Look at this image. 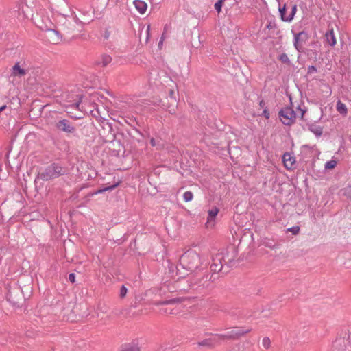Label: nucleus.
Segmentation results:
<instances>
[{
  "label": "nucleus",
  "mask_w": 351,
  "mask_h": 351,
  "mask_svg": "<svg viewBox=\"0 0 351 351\" xmlns=\"http://www.w3.org/2000/svg\"><path fill=\"white\" fill-rule=\"evenodd\" d=\"M58 23L61 30L67 34H73L80 32L82 28L83 23L79 20L77 16L69 11V14H60L58 17Z\"/></svg>",
  "instance_id": "nucleus-1"
},
{
  "label": "nucleus",
  "mask_w": 351,
  "mask_h": 351,
  "mask_svg": "<svg viewBox=\"0 0 351 351\" xmlns=\"http://www.w3.org/2000/svg\"><path fill=\"white\" fill-rule=\"evenodd\" d=\"M200 265L201 258L194 250L186 251L180 258V265L187 271H194Z\"/></svg>",
  "instance_id": "nucleus-2"
},
{
  "label": "nucleus",
  "mask_w": 351,
  "mask_h": 351,
  "mask_svg": "<svg viewBox=\"0 0 351 351\" xmlns=\"http://www.w3.org/2000/svg\"><path fill=\"white\" fill-rule=\"evenodd\" d=\"M37 15H40L41 21L43 23V25H39V27L43 30H45L47 32V38L49 43L52 44H58L62 40V36L60 33L55 29L51 28L53 24L50 19L48 17H43V13L40 12V13L37 12Z\"/></svg>",
  "instance_id": "nucleus-3"
},
{
  "label": "nucleus",
  "mask_w": 351,
  "mask_h": 351,
  "mask_svg": "<svg viewBox=\"0 0 351 351\" xmlns=\"http://www.w3.org/2000/svg\"><path fill=\"white\" fill-rule=\"evenodd\" d=\"M66 169L57 163H52L47 166L43 171L38 173L37 178L43 181H48L65 174Z\"/></svg>",
  "instance_id": "nucleus-4"
},
{
  "label": "nucleus",
  "mask_w": 351,
  "mask_h": 351,
  "mask_svg": "<svg viewBox=\"0 0 351 351\" xmlns=\"http://www.w3.org/2000/svg\"><path fill=\"white\" fill-rule=\"evenodd\" d=\"M7 300L17 308L21 307L25 302V298L20 288L10 290L7 294Z\"/></svg>",
  "instance_id": "nucleus-5"
},
{
  "label": "nucleus",
  "mask_w": 351,
  "mask_h": 351,
  "mask_svg": "<svg viewBox=\"0 0 351 351\" xmlns=\"http://www.w3.org/2000/svg\"><path fill=\"white\" fill-rule=\"evenodd\" d=\"M278 117L284 125L289 126L293 125L296 119V114L291 107L282 108L278 112Z\"/></svg>",
  "instance_id": "nucleus-6"
},
{
  "label": "nucleus",
  "mask_w": 351,
  "mask_h": 351,
  "mask_svg": "<svg viewBox=\"0 0 351 351\" xmlns=\"http://www.w3.org/2000/svg\"><path fill=\"white\" fill-rule=\"evenodd\" d=\"M297 12V5L290 3L289 5L284 4L282 7H279L280 19L282 21L291 22Z\"/></svg>",
  "instance_id": "nucleus-7"
},
{
  "label": "nucleus",
  "mask_w": 351,
  "mask_h": 351,
  "mask_svg": "<svg viewBox=\"0 0 351 351\" xmlns=\"http://www.w3.org/2000/svg\"><path fill=\"white\" fill-rule=\"evenodd\" d=\"M251 330L252 329L250 328L244 330L241 328H234L224 334L218 335L217 338H220L221 340L238 339L241 336L249 333Z\"/></svg>",
  "instance_id": "nucleus-8"
},
{
  "label": "nucleus",
  "mask_w": 351,
  "mask_h": 351,
  "mask_svg": "<svg viewBox=\"0 0 351 351\" xmlns=\"http://www.w3.org/2000/svg\"><path fill=\"white\" fill-rule=\"evenodd\" d=\"M308 39V34L305 31L294 34L293 45L300 53H306V51L303 47V44Z\"/></svg>",
  "instance_id": "nucleus-9"
},
{
  "label": "nucleus",
  "mask_w": 351,
  "mask_h": 351,
  "mask_svg": "<svg viewBox=\"0 0 351 351\" xmlns=\"http://www.w3.org/2000/svg\"><path fill=\"white\" fill-rule=\"evenodd\" d=\"M56 128L66 134H75L76 132V128L74 124L68 119H61L56 122Z\"/></svg>",
  "instance_id": "nucleus-10"
},
{
  "label": "nucleus",
  "mask_w": 351,
  "mask_h": 351,
  "mask_svg": "<svg viewBox=\"0 0 351 351\" xmlns=\"http://www.w3.org/2000/svg\"><path fill=\"white\" fill-rule=\"evenodd\" d=\"M223 261H224L223 255L221 253L216 254L213 257V262L210 265L211 271L214 273L221 271L223 268Z\"/></svg>",
  "instance_id": "nucleus-11"
},
{
  "label": "nucleus",
  "mask_w": 351,
  "mask_h": 351,
  "mask_svg": "<svg viewBox=\"0 0 351 351\" xmlns=\"http://www.w3.org/2000/svg\"><path fill=\"white\" fill-rule=\"evenodd\" d=\"M103 123V134L106 138V141L112 142L115 138V132L112 128L111 123L104 121L102 122Z\"/></svg>",
  "instance_id": "nucleus-12"
},
{
  "label": "nucleus",
  "mask_w": 351,
  "mask_h": 351,
  "mask_svg": "<svg viewBox=\"0 0 351 351\" xmlns=\"http://www.w3.org/2000/svg\"><path fill=\"white\" fill-rule=\"evenodd\" d=\"M210 279L211 276H209V274H203V276L201 278H193L191 283L192 286L198 285V287L207 288L209 286V281L210 280Z\"/></svg>",
  "instance_id": "nucleus-13"
},
{
  "label": "nucleus",
  "mask_w": 351,
  "mask_h": 351,
  "mask_svg": "<svg viewBox=\"0 0 351 351\" xmlns=\"http://www.w3.org/2000/svg\"><path fill=\"white\" fill-rule=\"evenodd\" d=\"M282 161L286 169H292L294 168L295 158L291 154L288 152L285 153L282 156Z\"/></svg>",
  "instance_id": "nucleus-14"
},
{
  "label": "nucleus",
  "mask_w": 351,
  "mask_h": 351,
  "mask_svg": "<svg viewBox=\"0 0 351 351\" xmlns=\"http://www.w3.org/2000/svg\"><path fill=\"white\" fill-rule=\"evenodd\" d=\"M20 62H17L12 68V75L15 77H23L26 75L27 71L23 65L20 64Z\"/></svg>",
  "instance_id": "nucleus-15"
},
{
  "label": "nucleus",
  "mask_w": 351,
  "mask_h": 351,
  "mask_svg": "<svg viewBox=\"0 0 351 351\" xmlns=\"http://www.w3.org/2000/svg\"><path fill=\"white\" fill-rule=\"evenodd\" d=\"M121 351H140L138 341L135 339L132 342L123 344L121 347Z\"/></svg>",
  "instance_id": "nucleus-16"
},
{
  "label": "nucleus",
  "mask_w": 351,
  "mask_h": 351,
  "mask_svg": "<svg viewBox=\"0 0 351 351\" xmlns=\"http://www.w3.org/2000/svg\"><path fill=\"white\" fill-rule=\"evenodd\" d=\"M218 335H216L213 338L206 339L198 342L199 346H206L208 348H213L221 341L220 338H217Z\"/></svg>",
  "instance_id": "nucleus-17"
},
{
  "label": "nucleus",
  "mask_w": 351,
  "mask_h": 351,
  "mask_svg": "<svg viewBox=\"0 0 351 351\" xmlns=\"http://www.w3.org/2000/svg\"><path fill=\"white\" fill-rule=\"evenodd\" d=\"M136 9L141 13L144 14L147 10V3L141 0H134L133 2Z\"/></svg>",
  "instance_id": "nucleus-18"
},
{
  "label": "nucleus",
  "mask_w": 351,
  "mask_h": 351,
  "mask_svg": "<svg viewBox=\"0 0 351 351\" xmlns=\"http://www.w3.org/2000/svg\"><path fill=\"white\" fill-rule=\"evenodd\" d=\"M308 128L316 136H322V134L323 133V128L319 125L313 124V123L308 125Z\"/></svg>",
  "instance_id": "nucleus-19"
},
{
  "label": "nucleus",
  "mask_w": 351,
  "mask_h": 351,
  "mask_svg": "<svg viewBox=\"0 0 351 351\" xmlns=\"http://www.w3.org/2000/svg\"><path fill=\"white\" fill-rule=\"evenodd\" d=\"M325 37L330 46H334L336 44V38L332 29L326 33Z\"/></svg>",
  "instance_id": "nucleus-20"
},
{
  "label": "nucleus",
  "mask_w": 351,
  "mask_h": 351,
  "mask_svg": "<svg viewBox=\"0 0 351 351\" xmlns=\"http://www.w3.org/2000/svg\"><path fill=\"white\" fill-rule=\"evenodd\" d=\"M112 61V58L107 54H104L101 57V61L97 62V64H101L102 66L105 67Z\"/></svg>",
  "instance_id": "nucleus-21"
},
{
  "label": "nucleus",
  "mask_w": 351,
  "mask_h": 351,
  "mask_svg": "<svg viewBox=\"0 0 351 351\" xmlns=\"http://www.w3.org/2000/svg\"><path fill=\"white\" fill-rule=\"evenodd\" d=\"M118 185H119V183L117 182V183L112 184V185H110L109 186L98 189L95 192L90 193V195L93 196L94 195H97V194H99V193H102L108 191H112V190L114 189Z\"/></svg>",
  "instance_id": "nucleus-22"
},
{
  "label": "nucleus",
  "mask_w": 351,
  "mask_h": 351,
  "mask_svg": "<svg viewBox=\"0 0 351 351\" xmlns=\"http://www.w3.org/2000/svg\"><path fill=\"white\" fill-rule=\"evenodd\" d=\"M337 110L341 114L346 115L348 112V109L346 106L342 103L340 100H339L337 103Z\"/></svg>",
  "instance_id": "nucleus-23"
},
{
  "label": "nucleus",
  "mask_w": 351,
  "mask_h": 351,
  "mask_svg": "<svg viewBox=\"0 0 351 351\" xmlns=\"http://www.w3.org/2000/svg\"><path fill=\"white\" fill-rule=\"evenodd\" d=\"M278 60L282 62V63H285V64H287V65L290 66L291 64V62L288 57V56L283 53L282 54H280L278 57Z\"/></svg>",
  "instance_id": "nucleus-24"
},
{
  "label": "nucleus",
  "mask_w": 351,
  "mask_h": 351,
  "mask_svg": "<svg viewBox=\"0 0 351 351\" xmlns=\"http://www.w3.org/2000/svg\"><path fill=\"white\" fill-rule=\"evenodd\" d=\"M305 51H306V53H307L309 58L313 59L314 61H317L318 60V57H317L318 54H317V52L316 50L306 49Z\"/></svg>",
  "instance_id": "nucleus-25"
},
{
  "label": "nucleus",
  "mask_w": 351,
  "mask_h": 351,
  "mask_svg": "<svg viewBox=\"0 0 351 351\" xmlns=\"http://www.w3.org/2000/svg\"><path fill=\"white\" fill-rule=\"evenodd\" d=\"M219 213V209L217 208H214L208 211V221H212L215 219L217 213Z\"/></svg>",
  "instance_id": "nucleus-26"
},
{
  "label": "nucleus",
  "mask_w": 351,
  "mask_h": 351,
  "mask_svg": "<svg viewBox=\"0 0 351 351\" xmlns=\"http://www.w3.org/2000/svg\"><path fill=\"white\" fill-rule=\"evenodd\" d=\"M337 164V162L336 160H329V161L326 162L324 167H325L326 169H334L335 167Z\"/></svg>",
  "instance_id": "nucleus-27"
},
{
  "label": "nucleus",
  "mask_w": 351,
  "mask_h": 351,
  "mask_svg": "<svg viewBox=\"0 0 351 351\" xmlns=\"http://www.w3.org/2000/svg\"><path fill=\"white\" fill-rule=\"evenodd\" d=\"M184 300H185V298H174L172 300L164 301V302H161V304H171V303H174V302H181L184 301Z\"/></svg>",
  "instance_id": "nucleus-28"
},
{
  "label": "nucleus",
  "mask_w": 351,
  "mask_h": 351,
  "mask_svg": "<svg viewBox=\"0 0 351 351\" xmlns=\"http://www.w3.org/2000/svg\"><path fill=\"white\" fill-rule=\"evenodd\" d=\"M262 345L265 349H268L271 346L270 339L267 337H264L262 340Z\"/></svg>",
  "instance_id": "nucleus-29"
},
{
  "label": "nucleus",
  "mask_w": 351,
  "mask_h": 351,
  "mask_svg": "<svg viewBox=\"0 0 351 351\" xmlns=\"http://www.w3.org/2000/svg\"><path fill=\"white\" fill-rule=\"evenodd\" d=\"M128 293V289L125 285H122L120 288V292H119V298L121 299H123Z\"/></svg>",
  "instance_id": "nucleus-30"
},
{
  "label": "nucleus",
  "mask_w": 351,
  "mask_h": 351,
  "mask_svg": "<svg viewBox=\"0 0 351 351\" xmlns=\"http://www.w3.org/2000/svg\"><path fill=\"white\" fill-rule=\"evenodd\" d=\"M193 197V195L191 191H186L183 195V198L186 202L192 200Z\"/></svg>",
  "instance_id": "nucleus-31"
},
{
  "label": "nucleus",
  "mask_w": 351,
  "mask_h": 351,
  "mask_svg": "<svg viewBox=\"0 0 351 351\" xmlns=\"http://www.w3.org/2000/svg\"><path fill=\"white\" fill-rule=\"evenodd\" d=\"M225 0H218L215 4V9L218 13L221 11V8Z\"/></svg>",
  "instance_id": "nucleus-32"
},
{
  "label": "nucleus",
  "mask_w": 351,
  "mask_h": 351,
  "mask_svg": "<svg viewBox=\"0 0 351 351\" xmlns=\"http://www.w3.org/2000/svg\"><path fill=\"white\" fill-rule=\"evenodd\" d=\"M343 194L351 200V184L343 189Z\"/></svg>",
  "instance_id": "nucleus-33"
},
{
  "label": "nucleus",
  "mask_w": 351,
  "mask_h": 351,
  "mask_svg": "<svg viewBox=\"0 0 351 351\" xmlns=\"http://www.w3.org/2000/svg\"><path fill=\"white\" fill-rule=\"evenodd\" d=\"M287 231L292 232V234H294V235H296L300 232V227L298 226H293L291 228H288Z\"/></svg>",
  "instance_id": "nucleus-34"
},
{
  "label": "nucleus",
  "mask_w": 351,
  "mask_h": 351,
  "mask_svg": "<svg viewBox=\"0 0 351 351\" xmlns=\"http://www.w3.org/2000/svg\"><path fill=\"white\" fill-rule=\"evenodd\" d=\"M69 102L71 104H68V106H71V107H75V108H77L78 110H82L81 108H80V105L81 103L80 99H79L76 102H71V101H69Z\"/></svg>",
  "instance_id": "nucleus-35"
},
{
  "label": "nucleus",
  "mask_w": 351,
  "mask_h": 351,
  "mask_svg": "<svg viewBox=\"0 0 351 351\" xmlns=\"http://www.w3.org/2000/svg\"><path fill=\"white\" fill-rule=\"evenodd\" d=\"M317 69L315 66L311 65L308 67V69H307L308 75H311L312 73H317Z\"/></svg>",
  "instance_id": "nucleus-36"
},
{
  "label": "nucleus",
  "mask_w": 351,
  "mask_h": 351,
  "mask_svg": "<svg viewBox=\"0 0 351 351\" xmlns=\"http://www.w3.org/2000/svg\"><path fill=\"white\" fill-rule=\"evenodd\" d=\"M169 97L172 99L173 100V102L176 103V97H175V91L172 89H170L169 90Z\"/></svg>",
  "instance_id": "nucleus-37"
},
{
  "label": "nucleus",
  "mask_w": 351,
  "mask_h": 351,
  "mask_svg": "<svg viewBox=\"0 0 351 351\" xmlns=\"http://www.w3.org/2000/svg\"><path fill=\"white\" fill-rule=\"evenodd\" d=\"M24 3L27 7L31 8L34 5V0H24Z\"/></svg>",
  "instance_id": "nucleus-38"
},
{
  "label": "nucleus",
  "mask_w": 351,
  "mask_h": 351,
  "mask_svg": "<svg viewBox=\"0 0 351 351\" xmlns=\"http://www.w3.org/2000/svg\"><path fill=\"white\" fill-rule=\"evenodd\" d=\"M276 27V25L274 22H272V21H270L268 23V24L267 25V28L268 29H273L274 28Z\"/></svg>",
  "instance_id": "nucleus-39"
},
{
  "label": "nucleus",
  "mask_w": 351,
  "mask_h": 351,
  "mask_svg": "<svg viewBox=\"0 0 351 351\" xmlns=\"http://www.w3.org/2000/svg\"><path fill=\"white\" fill-rule=\"evenodd\" d=\"M262 115L264 116L265 117V119H268L269 118V112L267 108H264V110L262 112Z\"/></svg>",
  "instance_id": "nucleus-40"
},
{
  "label": "nucleus",
  "mask_w": 351,
  "mask_h": 351,
  "mask_svg": "<svg viewBox=\"0 0 351 351\" xmlns=\"http://www.w3.org/2000/svg\"><path fill=\"white\" fill-rule=\"evenodd\" d=\"M69 280L71 282L74 283L75 282V275L71 273L69 275Z\"/></svg>",
  "instance_id": "nucleus-41"
},
{
  "label": "nucleus",
  "mask_w": 351,
  "mask_h": 351,
  "mask_svg": "<svg viewBox=\"0 0 351 351\" xmlns=\"http://www.w3.org/2000/svg\"><path fill=\"white\" fill-rule=\"evenodd\" d=\"M150 144L152 145V146L153 147H156V146H158V143L156 142V139L152 138H151L150 140Z\"/></svg>",
  "instance_id": "nucleus-42"
},
{
  "label": "nucleus",
  "mask_w": 351,
  "mask_h": 351,
  "mask_svg": "<svg viewBox=\"0 0 351 351\" xmlns=\"http://www.w3.org/2000/svg\"><path fill=\"white\" fill-rule=\"evenodd\" d=\"M298 108L301 111V119H303V117L306 112V110L301 109L300 106Z\"/></svg>",
  "instance_id": "nucleus-43"
},
{
  "label": "nucleus",
  "mask_w": 351,
  "mask_h": 351,
  "mask_svg": "<svg viewBox=\"0 0 351 351\" xmlns=\"http://www.w3.org/2000/svg\"><path fill=\"white\" fill-rule=\"evenodd\" d=\"M259 106L261 108H265V102L263 99L261 100L260 102H259Z\"/></svg>",
  "instance_id": "nucleus-44"
},
{
  "label": "nucleus",
  "mask_w": 351,
  "mask_h": 351,
  "mask_svg": "<svg viewBox=\"0 0 351 351\" xmlns=\"http://www.w3.org/2000/svg\"><path fill=\"white\" fill-rule=\"evenodd\" d=\"M166 29H167V26L165 27V30H164V32H163V34L162 35V38H161V40H160V41L159 43V45L162 44V40L164 39V34H165V32Z\"/></svg>",
  "instance_id": "nucleus-45"
},
{
  "label": "nucleus",
  "mask_w": 351,
  "mask_h": 351,
  "mask_svg": "<svg viewBox=\"0 0 351 351\" xmlns=\"http://www.w3.org/2000/svg\"><path fill=\"white\" fill-rule=\"evenodd\" d=\"M149 30H150V25H149L147 27V37H149ZM147 39H148V38H147Z\"/></svg>",
  "instance_id": "nucleus-46"
},
{
  "label": "nucleus",
  "mask_w": 351,
  "mask_h": 351,
  "mask_svg": "<svg viewBox=\"0 0 351 351\" xmlns=\"http://www.w3.org/2000/svg\"><path fill=\"white\" fill-rule=\"evenodd\" d=\"M7 108L6 105H3L0 107V113Z\"/></svg>",
  "instance_id": "nucleus-47"
},
{
  "label": "nucleus",
  "mask_w": 351,
  "mask_h": 351,
  "mask_svg": "<svg viewBox=\"0 0 351 351\" xmlns=\"http://www.w3.org/2000/svg\"><path fill=\"white\" fill-rule=\"evenodd\" d=\"M265 246L268 247H270V248H273V246L271 244H269V243H265Z\"/></svg>",
  "instance_id": "nucleus-48"
}]
</instances>
